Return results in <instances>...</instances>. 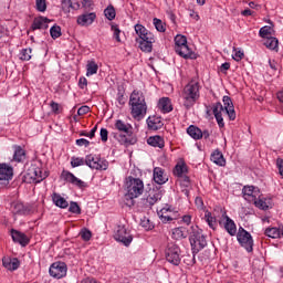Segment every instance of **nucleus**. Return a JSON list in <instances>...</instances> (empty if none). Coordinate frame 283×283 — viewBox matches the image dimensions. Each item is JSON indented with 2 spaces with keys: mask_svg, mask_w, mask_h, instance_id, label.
<instances>
[{
  "mask_svg": "<svg viewBox=\"0 0 283 283\" xmlns=\"http://www.w3.org/2000/svg\"><path fill=\"white\" fill-rule=\"evenodd\" d=\"M115 129L119 133H112L115 140H118L122 145L126 147L129 145H136V137H132L134 127L129 123H125L123 119H117L115 122Z\"/></svg>",
  "mask_w": 283,
  "mask_h": 283,
  "instance_id": "nucleus-1",
  "label": "nucleus"
},
{
  "mask_svg": "<svg viewBox=\"0 0 283 283\" xmlns=\"http://www.w3.org/2000/svg\"><path fill=\"white\" fill-rule=\"evenodd\" d=\"M127 193L126 200H134V198H140L145 193V182L140 178H134L132 176L126 178Z\"/></svg>",
  "mask_w": 283,
  "mask_h": 283,
  "instance_id": "nucleus-2",
  "label": "nucleus"
},
{
  "mask_svg": "<svg viewBox=\"0 0 283 283\" xmlns=\"http://www.w3.org/2000/svg\"><path fill=\"white\" fill-rule=\"evenodd\" d=\"M185 107H191L196 105L198 98H200V83L191 81L188 83L182 92Z\"/></svg>",
  "mask_w": 283,
  "mask_h": 283,
  "instance_id": "nucleus-3",
  "label": "nucleus"
},
{
  "mask_svg": "<svg viewBox=\"0 0 283 283\" xmlns=\"http://www.w3.org/2000/svg\"><path fill=\"white\" fill-rule=\"evenodd\" d=\"M192 232L190 234V245L192 255H198L205 247H207V237L202 234V230L198 229V227H191Z\"/></svg>",
  "mask_w": 283,
  "mask_h": 283,
  "instance_id": "nucleus-4",
  "label": "nucleus"
},
{
  "mask_svg": "<svg viewBox=\"0 0 283 283\" xmlns=\"http://www.w3.org/2000/svg\"><path fill=\"white\" fill-rule=\"evenodd\" d=\"M85 165L90 167V169H96L97 171H107L109 167V161L106 159H101V157L96 155H87L85 157Z\"/></svg>",
  "mask_w": 283,
  "mask_h": 283,
  "instance_id": "nucleus-5",
  "label": "nucleus"
},
{
  "mask_svg": "<svg viewBox=\"0 0 283 283\" xmlns=\"http://www.w3.org/2000/svg\"><path fill=\"white\" fill-rule=\"evenodd\" d=\"M166 260L169 264L174 266H180L181 258H180V247L176 243H168L166 248Z\"/></svg>",
  "mask_w": 283,
  "mask_h": 283,
  "instance_id": "nucleus-6",
  "label": "nucleus"
},
{
  "mask_svg": "<svg viewBox=\"0 0 283 283\" xmlns=\"http://www.w3.org/2000/svg\"><path fill=\"white\" fill-rule=\"evenodd\" d=\"M136 42L139 43V50H142V52H146V54L151 53V50H154V43H156V36L154 35V33H151V31H146V33H144V35H142L138 39H136Z\"/></svg>",
  "mask_w": 283,
  "mask_h": 283,
  "instance_id": "nucleus-7",
  "label": "nucleus"
},
{
  "mask_svg": "<svg viewBox=\"0 0 283 283\" xmlns=\"http://www.w3.org/2000/svg\"><path fill=\"white\" fill-rule=\"evenodd\" d=\"M237 240L239 244L248 251V253L253 251V237L244 228H239V231L237 232Z\"/></svg>",
  "mask_w": 283,
  "mask_h": 283,
  "instance_id": "nucleus-8",
  "label": "nucleus"
},
{
  "mask_svg": "<svg viewBox=\"0 0 283 283\" xmlns=\"http://www.w3.org/2000/svg\"><path fill=\"white\" fill-rule=\"evenodd\" d=\"M48 177V174H43V170H41V167L36 166V164H32L28 170L25 178L30 180V182H35L38 185L39 182H43L45 178Z\"/></svg>",
  "mask_w": 283,
  "mask_h": 283,
  "instance_id": "nucleus-9",
  "label": "nucleus"
},
{
  "mask_svg": "<svg viewBox=\"0 0 283 283\" xmlns=\"http://www.w3.org/2000/svg\"><path fill=\"white\" fill-rule=\"evenodd\" d=\"M49 273L51 277H54L55 280H61L67 275V264L65 262H54L50 269Z\"/></svg>",
  "mask_w": 283,
  "mask_h": 283,
  "instance_id": "nucleus-10",
  "label": "nucleus"
},
{
  "mask_svg": "<svg viewBox=\"0 0 283 283\" xmlns=\"http://www.w3.org/2000/svg\"><path fill=\"white\" fill-rule=\"evenodd\" d=\"M115 240L117 242H122L124 247H129L132 244L134 238L132 233L124 226H118L117 231L115 233Z\"/></svg>",
  "mask_w": 283,
  "mask_h": 283,
  "instance_id": "nucleus-11",
  "label": "nucleus"
},
{
  "mask_svg": "<svg viewBox=\"0 0 283 283\" xmlns=\"http://www.w3.org/2000/svg\"><path fill=\"white\" fill-rule=\"evenodd\" d=\"M61 178H63L65 182H70V185L77 187V189H86L87 187V182L75 177L74 174L70 172V170H63L61 174Z\"/></svg>",
  "mask_w": 283,
  "mask_h": 283,
  "instance_id": "nucleus-12",
  "label": "nucleus"
},
{
  "mask_svg": "<svg viewBox=\"0 0 283 283\" xmlns=\"http://www.w3.org/2000/svg\"><path fill=\"white\" fill-rule=\"evenodd\" d=\"M130 107H147V102H145V94L140 91H133L129 97Z\"/></svg>",
  "mask_w": 283,
  "mask_h": 283,
  "instance_id": "nucleus-13",
  "label": "nucleus"
},
{
  "mask_svg": "<svg viewBox=\"0 0 283 283\" xmlns=\"http://www.w3.org/2000/svg\"><path fill=\"white\" fill-rule=\"evenodd\" d=\"M222 218L226 219V221H219L220 227L223 226L227 233L233 238V235L238 233V226H235V221L230 219L229 216H227V212H222Z\"/></svg>",
  "mask_w": 283,
  "mask_h": 283,
  "instance_id": "nucleus-14",
  "label": "nucleus"
},
{
  "mask_svg": "<svg viewBox=\"0 0 283 283\" xmlns=\"http://www.w3.org/2000/svg\"><path fill=\"white\" fill-rule=\"evenodd\" d=\"M10 235L13 242L20 244L21 247H28L30 244V238L19 230L11 229Z\"/></svg>",
  "mask_w": 283,
  "mask_h": 283,
  "instance_id": "nucleus-15",
  "label": "nucleus"
},
{
  "mask_svg": "<svg viewBox=\"0 0 283 283\" xmlns=\"http://www.w3.org/2000/svg\"><path fill=\"white\" fill-rule=\"evenodd\" d=\"M14 177V168L8 164H0V180H12Z\"/></svg>",
  "mask_w": 283,
  "mask_h": 283,
  "instance_id": "nucleus-16",
  "label": "nucleus"
},
{
  "mask_svg": "<svg viewBox=\"0 0 283 283\" xmlns=\"http://www.w3.org/2000/svg\"><path fill=\"white\" fill-rule=\"evenodd\" d=\"M2 266H4L7 271H17V269L21 266V261L17 258L4 256L2 259Z\"/></svg>",
  "mask_w": 283,
  "mask_h": 283,
  "instance_id": "nucleus-17",
  "label": "nucleus"
},
{
  "mask_svg": "<svg viewBox=\"0 0 283 283\" xmlns=\"http://www.w3.org/2000/svg\"><path fill=\"white\" fill-rule=\"evenodd\" d=\"M153 178L157 185H165V182L169 180V178L165 175V169L160 167L154 168Z\"/></svg>",
  "mask_w": 283,
  "mask_h": 283,
  "instance_id": "nucleus-18",
  "label": "nucleus"
},
{
  "mask_svg": "<svg viewBox=\"0 0 283 283\" xmlns=\"http://www.w3.org/2000/svg\"><path fill=\"white\" fill-rule=\"evenodd\" d=\"M50 21L51 20L45 17L35 18L33 20L31 29L32 30H48V28H49L48 23H50Z\"/></svg>",
  "mask_w": 283,
  "mask_h": 283,
  "instance_id": "nucleus-19",
  "label": "nucleus"
},
{
  "mask_svg": "<svg viewBox=\"0 0 283 283\" xmlns=\"http://www.w3.org/2000/svg\"><path fill=\"white\" fill-rule=\"evenodd\" d=\"M96 21V13H85L77 18V24L78 25H92Z\"/></svg>",
  "mask_w": 283,
  "mask_h": 283,
  "instance_id": "nucleus-20",
  "label": "nucleus"
},
{
  "mask_svg": "<svg viewBox=\"0 0 283 283\" xmlns=\"http://www.w3.org/2000/svg\"><path fill=\"white\" fill-rule=\"evenodd\" d=\"M175 51L182 59H196V53H193V51L189 49L188 44H185L184 46H178Z\"/></svg>",
  "mask_w": 283,
  "mask_h": 283,
  "instance_id": "nucleus-21",
  "label": "nucleus"
},
{
  "mask_svg": "<svg viewBox=\"0 0 283 283\" xmlns=\"http://www.w3.org/2000/svg\"><path fill=\"white\" fill-rule=\"evenodd\" d=\"M159 218L161 222H172V220H176V214L171 212V208H163L159 212Z\"/></svg>",
  "mask_w": 283,
  "mask_h": 283,
  "instance_id": "nucleus-22",
  "label": "nucleus"
},
{
  "mask_svg": "<svg viewBox=\"0 0 283 283\" xmlns=\"http://www.w3.org/2000/svg\"><path fill=\"white\" fill-rule=\"evenodd\" d=\"M210 160L214 163V165H218L219 167H224L227 165V160L224 159V155H222V151L214 150L211 154Z\"/></svg>",
  "mask_w": 283,
  "mask_h": 283,
  "instance_id": "nucleus-23",
  "label": "nucleus"
},
{
  "mask_svg": "<svg viewBox=\"0 0 283 283\" xmlns=\"http://www.w3.org/2000/svg\"><path fill=\"white\" fill-rule=\"evenodd\" d=\"M52 201L55 207H59L60 209H67V207H70L67 200L56 192L52 195Z\"/></svg>",
  "mask_w": 283,
  "mask_h": 283,
  "instance_id": "nucleus-24",
  "label": "nucleus"
},
{
  "mask_svg": "<svg viewBox=\"0 0 283 283\" xmlns=\"http://www.w3.org/2000/svg\"><path fill=\"white\" fill-rule=\"evenodd\" d=\"M147 125L149 129H153L154 132H158V129H161L164 124L160 117L153 116V117H148Z\"/></svg>",
  "mask_w": 283,
  "mask_h": 283,
  "instance_id": "nucleus-25",
  "label": "nucleus"
},
{
  "mask_svg": "<svg viewBox=\"0 0 283 283\" xmlns=\"http://www.w3.org/2000/svg\"><path fill=\"white\" fill-rule=\"evenodd\" d=\"M252 202L258 207V209H262L263 211H266V209H271L272 207L271 199L266 198H255Z\"/></svg>",
  "mask_w": 283,
  "mask_h": 283,
  "instance_id": "nucleus-26",
  "label": "nucleus"
},
{
  "mask_svg": "<svg viewBox=\"0 0 283 283\" xmlns=\"http://www.w3.org/2000/svg\"><path fill=\"white\" fill-rule=\"evenodd\" d=\"M263 45H265L268 50H273L274 52H279L280 50V41L274 36L266 38Z\"/></svg>",
  "mask_w": 283,
  "mask_h": 283,
  "instance_id": "nucleus-27",
  "label": "nucleus"
},
{
  "mask_svg": "<svg viewBox=\"0 0 283 283\" xmlns=\"http://www.w3.org/2000/svg\"><path fill=\"white\" fill-rule=\"evenodd\" d=\"M187 134L189 135L190 138H193V140H201L202 138V129L193 125H190L187 128Z\"/></svg>",
  "mask_w": 283,
  "mask_h": 283,
  "instance_id": "nucleus-28",
  "label": "nucleus"
},
{
  "mask_svg": "<svg viewBox=\"0 0 283 283\" xmlns=\"http://www.w3.org/2000/svg\"><path fill=\"white\" fill-rule=\"evenodd\" d=\"M163 192L160 190L156 189L149 192L148 197L146 198L148 205L153 207V205H156L158 200H161Z\"/></svg>",
  "mask_w": 283,
  "mask_h": 283,
  "instance_id": "nucleus-29",
  "label": "nucleus"
},
{
  "mask_svg": "<svg viewBox=\"0 0 283 283\" xmlns=\"http://www.w3.org/2000/svg\"><path fill=\"white\" fill-rule=\"evenodd\" d=\"M189 235V231L185 227L175 228L172 230L174 240H182Z\"/></svg>",
  "mask_w": 283,
  "mask_h": 283,
  "instance_id": "nucleus-30",
  "label": "nucleus"
},
{
  "mask_svg": "<svg viewBox=\"0 0 283 283\" xmlns=\"http://www.w3.org/2000/svg\"><path fill=\"white\" fill-rule=\"evenodd\" d=\"M255 191V187L253 186H245L242 189L243 198L244 200H248V202H253L255 200V197L253 196Z\"/></svg>",
  "mask_w": 283,
  "mask_h": 283,
  "instance_id": "nucleus-31",
  "label": "nucleus"
},
{
  "mask_svg": "<svg viewBox=\"0 0 283 283\" xmlns=\"http://www.w3.org/2000/svg\"><path fill=\"white\" fill-rule=\"evenodd\" d=\"M130 114L135 120H143V118H145V114H147V108L132 107Z\"/></svg>",
  "mask_w": 283,
  "mask_h": 283,
  "instance_id": "nucleus-32",
  "label": "nucleus"
},
{
  "mask_svg": "<svg viewBox=\"0 0 283 283\" xmlns=\"http://www.w3.org/2000/svg\"><path fill=\"white\" fill-rule=\"evenodd\" d=\"M147 143L150 145V147H158L159 149H163L165 147V139L160 136H153L147 139Z\"/></svg>",
  "mask_w": 283,
  "mask_h": 283,
  "instance_id": "nucleus-33",
  "label": "nucleus"
},
{
  "mask_svg": "<svg viewBox=\"0 0 283 283\" xmlns=\"http://www.w3.org/2000/svg\"><path fill=\"white\" fill-rule=\"evenodd\" d=\"M174 174L178 178L187 176V164H185L184 161L178 163L174 168Z\"/></svg>",
  "mask_w": 283,
  "mask_h": 283,
  "instance_id": "nucleus-34",
  "label": "nucleus"
},
{
  "mask_svg": "<svg viewBox=\"0 0 283 283\" xmlns=\"http://www.w3.org/2000/svg\"><path fill=\"white\" fill-rule=\"evenodd\" d=\"M14 163H23L25 160V150L20 146H17L13 154Z\"/></svg>",
  "mask_w": 283,
  "mask_h": 283,
  "instance_id": "nucleus-35",
  "label": "nucleus"
},
{
  "mask_svg": "<svg viewBox=\"0 0 283 283\" xmlns=\"http://www.w3.org/2000/svg\"><path fill=\"white\" fill-rule=\"evenodd\" d=\"M214 118L219 125L220 128L224 127V118H222V111L218 107H214L212 109Z\"/></svg>",
  "mask_w": 283,
  "mask_h": 283,
  "instance_id": "nucleus-36",
  "label": "nucleus"
},
{
  "mask_svg": "<svg viewBox=\"0 0 283 283\" xmlns=\"http://www.w3.org/2000/svg\"><path fill=\"white\" fill-rule=\"evenodd\" d=\"M11 207L13 213H18L19 216H22V213H28V209H25L21 202H13Z\"/></svg>",
  "mask_w": 283,
  "mask_h": 283,
  "instance_id": "nucleus-37",
  "label": "nucleus"
},
{
  "mask_svg": "<svg viewBox=\"0 0 283 283\" xmlns=\"http://www.w3.org/2000/svg\"><path fill=\"white\" fill-rule=\"evenodd\" d=\"M86 76H92L98 72V64L94 61H90L86 65Z\"/></svg>",
  "mask_w": 283,
  "mask_h": 283,
  "instance_id": "nucleus-38",
  "label": "nucleus"
},
{
  "mask_svg": "<svg viewBox=\"0 0 283 283\" xmlns=\"http://www.w3.org/2000/svg\"><path fill=\"white\" fill-rule=\"evenodd\" d=\"M104 14L108 21H114L116 19V9L111 4L104 10Z\"/></svg>",
  "mask_w": 283,
  "mask_h": 283,
  "instance_id": "nucleus-39",
  "label": "nucleus"
},
{
  "mask_svg": "<svg viewBox=\"0 0 283 283\" xmlns=\"http://www.w3.org/2000/svg\"><path fill=\"white\" fill-rule=\"evenodd\" d=\"M70 8H72L73 10H78V8H81V4L76 3V7H74L72 0H63L62 10H64V12H70Z\"/></svg>",
  "mask_w": 283,
  "mask_h": 283,
  "instance_id": "nucleus-40",
  "label": "nucleus"
},
{
  "mask_svg": "<svg viewBox=\"0 0 283 283\" xmlns=\"http://www.w3.org/2000/svg\"><path fill=\"white\" fill-rule=\"evenodd\" d=\"M117 91V101L119 105H125V103H127V96H125V87L118 86Z\"/></svg>",
  "mask_w": 283,
  "mask_h": 283,
  "instance_id": "nucleus-41",
  "label": "nucleus"
},
{
  "mask_svg": "<svg viewBox=\"0 0 283 283\" xmlns=\"http://www.w3.org/2000/svg\"><path fill=\"white\" fill-rule=\"evenodd\" d=\"M154 25L157 30V32H166L167 30V24H165V22H163V20L158 19V18H154Z\"/></svg>",
  "mask_w": 283,
  "mask_h": 283,
  "instance_id": "nucleus-42",
  "label": "nucleus"
},
{
  "mask_svg": "<svg viewBox=\"0 0 283 283\" xmlns=\"http://www.w3.org/2000/svg\"><path fill=\"white\" fill-rule=\"evenodd\" d=\"M184 45H187V36L185 35H176L175 36V50L176 48H182Z\"/></svg>",
  "mask_w": 283,
  "mask_h": 283,
  "instance_id": "nucleus-43",
  "label": "nucleus"
},
{
  "mask_svg": "<svg viewBox=\"0 0 283 283\" xmlns=\"http://www.w3.org/2000/svg\"><path fill=\"white\" fill-rule=\"evenodd\" d=\"M85 165V158L83 157H72L71 158V167L76 168V167H83Z\"/></svg>",
  "mask_w": 283,
  "mask_h": 283,
  "instance_id": "nucleus-44",
  "label": "nucleus"
},
{
  "mask_svg": "<svg viewBox=\"0 0 283 283\" xmlns=\"http://www.w3.org/2000/svg\"><path fill=\"white\" fill-rule=\"evenodd\" d=\"M30 59H32V50L29 49H23L20 52V61H30Z\"/></svg>",
  "mask_w": 283,
  "mask_h": 283,
  "instance_id": "nucleus-45",
  "label": "nucleus"
},
{
  "mask_svg": "<svg viewBox=\"0 0 283 283\" xmlns=\"http://www.w3.org/2000/svg\"><path fill=\"white\" fill-rule=\"evenodd\" d=\"M220 111L223 114H227L229 116L230 120H235V109L231 107H220Z\"/></svg>",
  "mask_w": 283,
  "mask_h": 283,
  "instance_id": "nucleus-46",
  "label": "nucleus"
},
{
  "mask_svg": "<svg viewBox=\"0 0 283 283\" xmlns=\"http://www.w3.org/2000/svg\"><path fill=\"white\" fill-rule=\"evenodd\" d=\"M157 107H174V105L171 104V98L169 97L159 98L157 103Z\"/></svg>",
  "mask_w": 283,
  "mask_h": 283,
  "instance_id": "nucleus-47",
  "label": "nucleus"
},
{
  "mask_svg": "<svg viewBox=\"0 0 283 283\" xmlns=\"http://www.w3.org/2000/svg\"><path fill=\"white\" fill-rule=\"evenodd\" d=\"M140 227L146 229V231H151V229H154V223L148 218L144 217L140 220Z\"/></svg>",
  "mask_w": 283,
  "mask_h": 283,
  "instance_id": "nucleus-48",
  "label": "nucleus"
},
{
  "mask_svg": "<svg viewBox=\"0 0 283 283\" xmlns=\"http://www.w3.org/2000/svg\"><path fill=\"white\" fill-rule=\"evenodd\" d=\"M80 237L84 242H90L92 240V231L87 230V228H84L80 231Z\"/></svg>",
  "mask_w": 283,
  "mask_h": 283,
  "instance_id": "nucleus-49",
  "label": "nucleus"
},
{
  "mask_svg": "<svg viewBox=\"0 0 283 283\" xmlns=\"http://www.w3.org/2000/svg\"><path fill=\"white\" fill-rule=\"evenodd\" d=\"M69 211L70 213H76L77 216H81V207L75 201L70 203Z\"/></svg>",
  "mask_w": 283,
  "mask_h": 283,
  "instance_id": "nucleus-50",
  "label": "nucleus"
},
{
  "mask_svg": "<svg viewBox=\"0 0 283 283\" xmlns=\"http://www.w3.org/2000/svg\"><path fill=\"white\" fill-rule=\"evenodd\" d=\"M35 6L38 12H45L48 10V4L45 0H35Z\"/></svg>",
  "mask_w": 283,
  "mask_h": 283,
  "instance_id": "nucleus-51",
  "label": "nucleus"
},
{
  "mask_svg": "<svg viewBox=\"0 0 283 283\" xmlns=\"http://www.w3.org/2000/svg\"><path fill=\"white\" fill-rule=\"evenodd\" d=\"M50 34L52 39H59V36H61V28L59 25H53L50 29Z\"/></svg>",
  "mask_w": 283,
  "mask_h": 283,
  "instance_id": "nucleus-52",
  "label": "nucleus"
},
{
  "mask_svg": "<svg viewBox=\"0 0 283 283\" xmlns=\"http://www.w3.org/2000/svg\"><path fill=\"white\" fill-rule=\"evenodd\" d=\"M148 31L149 30H147L145 27H143V24H136L135 25V32L139 36V39L142 36H145V33H147Z\"/></svg>",
  "mask_w": 283,
  "mask_h": 283,
  "instance_id": "nucleus-53",
  "label": "nucleus"
},
{
  "mask_svg": "<svg viewBox=\"0 0 283 283\" xmlns=\"http://www.w3.org/2000/svg\"><path fill=\"white\" fill-rule=\"evenodd\" d=\"M271 30H272V28L269 25L262 27L259 31L261 39H266V36H269V34H271Z\"/></svg>",
  "mask_w": 283,
  "mask_h": 283,
  "instance_id": "nucleus-54",
  "label": "nucleus"
},
{
  "mask_svg": "<svg viewBox=\"0 0 283 283\" xmlns=\"http://www.w3.org/2000/svg\"><path fill=\"white\" fill-rule=\"evenodd\" d=\"M98 129V126H94L90 133L87 132H82L80 133V136H86L87 138H94V136H96V132Z\"/></svg>",
  "mask_w": 283,
  "mask_h": 283,
  "instance_id": "nucleus-55",
  "label": "nucleus"
},
{
  "mask_svg": "<svg viewBox=\"0 0 283 283\" xmlns=\"http://www.w3.org/2000/svg\"><path fill=\"white\" fill-rule=\"evenodd\" d=\"M179 178H180L181 187H186V188L191 187V180L189 179V177L187 175H184L182 177H179Z\"/></svg>",
  "mask_w": 283,
  "mask_h": 283,
  "instance_id": "nucleus-56",
  "label": "nucleus"
},
{
  "mask_svg": "<svg viewBox=\"0 0 283 283\" xmlns=\"http://www.w3.org/2000/svg\"><path fill=\"white\" fill-rule=\"evenodd\" d=\"M112 31L114 32V38L116 39L117 43H120V29L117 24L112 25Z\"/></svg>",
  "mask_w": 283,
  "mask_h": 283,
  "instance_id": "nucleus-57",
  "label": "nucleus"
},
{
  "mask_svg": "<svg viewBox=\"0 0 283 283\" xmlns=\"http://www.w3.org/2000/svg\"><path fill=\"white\" fill-rule=\"evenodd\" d=\"M206 219H207V222H208L210 229H216V227H217L216 218H213L211 216V213H208V214H206Z\"/></svg>",
  "mask_w": 283,
  "mask_h": 283,
  "instance_id": "nucleus-58",
  "label": "nucleus"
},
{
  "mask_svg": "<svg viewBox=\"0 0 283 283\" xmlns=\"http://www.w3.org/2000/svg\"><path fill=\"white\" fill-rule=\"evenodd\" d=\"M99 136L102 143H107L109 136V132L107 130V128H101Z\"/></svg>",
  "mask_w": 283,
  "mask_h": 283,
  "instance_id": "nucleus-59",
  "label": "nucleus"
},
{
  "mask_svg": "<svg viewBox=\"0 0 283 283\" xmlns=\"http://www.w3.org/2000/svg\"><path fill=\"white\" fill-rule=\"evenodd\" d=\"M77 147H90V140L85 138L76 139Z\"/></svg>",
  "mask_w": 283,
  "mask_h": 283,
  "instance_id": "nucleus-60",
  "label": "nucleus"
},
{
  "mask_svg": "<svg viewBox=\"0 0 283 283\" xmlns=\"http://www.w3.org/2000/svg\"><path fill=\"white\" fill-rule=\"evenodd\" d=\"M223 105L224 107H233V101L229 96H223Z\"/></svg>",
  "mask_w": 283,
  "mask_h": 283,
  "instance_id": "nucleus-61",
  "label": "nucleus"
},
{
  "mask_svg": "<svg viewBox=\"0 0 283 283\" xmlns=\"http://www.w3.org/2000/svg\"><path fill=\"white\" fill-rule=\"evenodd\" d=\"M276 167L279 169L280 176H283V159L282 158L276 159Z\"/></svg>",
  "mask_w": 283,
  "mask_h": 283,
  "instance_id": "nucleus-62",
  "label": "nucleus"
},
{
  "mask_svg": "<svg viewBox=\"0 0 283 283\" xmlns=\"http://www.w3.org/2000/svg\"><path fill=\"white\" fill-rule=\"evenodd\" d=\"M90 107H80L77 109V116H85V114H88Z\"/></svg>",
  "mask_w": 283,
  "mask_h": 283,
  "instance_id": "nucleus-63",
  "label": "nucleus"
},
{
  "mask_svg": "<svg viewBox=\"0 0 283 283\" xmlns=\"http://www.w3.org/2000/svg\"><path fill=\"white\" fill-rule=\"evenodd\" d=\"M235 61H240L241 59H244V52L242 51H235L234 55L232 56Z\"/></svg>",
  "mask_w": 283,
  "mask_h": 283,
  "instance_id": "nucleus-64",
  "label": "nucleus"
}]
</instances>
